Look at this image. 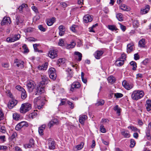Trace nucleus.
I'll return each mask as SVG.
<instances>
[{
    "instance_id": "obj_1",
    "label": "nucleus",
    "mask_w": 151,
    "mask_h": 151,
    "mask_svg": "<svg viewBox=\"0 0 151 151\" xmlns=\"http://www.w3.org/2000/svg\"><path fill=\"white\" fill-rule=\"evenodd\" d=\"M29 92L35 91V95H40L44 91V88L41 86H27Z\"/></svg>"
},
{
    "instance_id": "obj_2",
    "label": "nucleus",
    "mask_w": 151,
    "mask_h": 151,
    "mask_svg": "<svg viewBox=\"0 0 151 151\" xmlns=\"http://www.w3.org/2000/svg\"><path fill=\"white\" fill-rule=\"evenodd\" d=\"M144 93L142 91L136 90L134 91L132 94V98L133 99L137 100L142 97Z\"/></svg>"
},
{
    "instance_id": "obj_3",
    "label": "nucleus",
    "mask_w": 151,
    "mask_h": 151,
    "mask_svg": "<svg viewBox=\"0 0 151 151\" xmlns=\"http://www.w3.org/2000/svg\"><path fill=\"white\" fill-rule=\"evenodd\" d=\"M32 109L31 104L29 103H25L22 104L20 109V112L23 114L29 111Z\"/></svg>"
},
{
    "instance_id": "obj_4",
    "label": "nucleus",
    "mask_w": 151,
    "mask_h": 151,
    "mask_svg": "<svg viewBox=\"0 0 151 151\" xmlns=\"http://www.w3.org/2000/svg\"><path fill=\"white\" fill-rule=\"evenodd\" d=\"M16 88L21 91V98L23 99H24L27 97V95L26 94V92L25 90L20 86H17Z\"/></svg>"
},
{
    "instance_id": "obj_5",
    "label": "nucleus",
    "mask_w": 151,
    "mask_h": 151,
    "mask_svg": "<svg viewBox=\"0 0 151 151\" xmlns=\"http://www.w3.org/2000/svg\"><path fill=\"white\" fill-rule=\"evenodd\" d=\"M28 126L27 123L25 121H22L18 124L15 127V129L17 131L20 130L22 127Z\"/></svg>"
},
{
    "instance_id": "obj_6",
    "label": "nucleus",
    "mask_w": 151,
    "mask_h": 151,
    "mask_svg": "<svg viewBox=\"0 0 151 151\" xmlns=\"http://www.w3.org/2000/svg\"><path fill=\"white\" fill-rule=\"evenodd\" d=\"M18 101L14 99H12L9 101L8 106L9 109H12L17 104Z\"/></svg>"
},
{
    "instance_id": "obj_7",
    "label": "nucleus",
    "mask_w": 151,
    "mask_h": 151,
    "mask_svg": "<svg viewBox=\"0 0 151 151\" xmlns=\"http://www.w3.org/2000/svg\"><path fill=\"white\" fill-rule=\"evenodd\" d=\"M150 9V6L149 5H147L141 9L140 11V13L142 15L146 14L149 11Z\"/></svg>"
},
{
    "instance_id": "obj_8",
    "label": "nucleus",
    "mask_w": 151,
    "mask_h": 151,
    "mask_svg": "<svg viewBox=\"0 0 151 151\" xmlns=\"http://www.w3.org/2000/svg\"><path fill=\"white\" fill-rule=\"evenodd\" d=\"M11 23V21L9 17H4L2 19L1 22V26L7 25L8 24H10Z\"/></svg>"
},
{
    "instance_id": "obj_9",
    "label": "nucleus",
    "mask_w": 151,
    "mask_h": 151,
    "mask_svg": "<svg viewBox=\"0 0 151 151\" xmlns=\"http://www.w3.org/2000/svg\"><path fill=\"white\" fill-rule=\"evenodd\" d=\"M48 56L51 58H54L57 56V52L55 50H50L48 54Z\"/></svg>"
},
{
    "instance_id": "obj_10",
    "label": "nucleus",
    "mask_w": 151,
    "mask_h": 151,
    "mask_svg": "<svg viewBox=\"0 0 151 151\" xmlns=\"http://www.w3.org/2000/svg\"><path fill=\"white\" fill-rule=\"evenodd\" d=\"M14 63L16 64V65L17 67H20L21 68L24 67V62L23 61L16 59L14 60Z\"/></svg>"
},
{
    "instance_id": "obj_11",
    "label": "nucleus",
    "mask_w": 151,
    "mask_h": 151,
    "mask_svg": "<svg viewBox=\"0 0 151 151\" xmlns=\"http://www.w3.org/2000/svg\"><path fill=\"white\" fill-rule=\"evenodd\" d=\"M51 139H48L49 147L50 149L54 150L55 148V142L54 141L52 140Z\"/></svg>"
},
{
    "instance_id": "obj_12",
    "label": "nucleus",
    "mask_w": 151,
    "mask_h": 151,
    "mask_svg": "<svg viewBox=\"0 0 151 151\" xmlns=\"http://www.w3.org/2000/svg\"><path fill=\"white\" fill-rule=\"evenodd\" d=\"M83 21L86 23L91 22L93 20L92 17L89 14L85 15L83 18Z\"/></svg>"
},
{
    "instance_id": "obj_13",
    "label": "nucleus",
    "mask_w": 151,
    "mask_h": 151,
    "mask_svg": "<svg viewBox=\"0 0 151 151\" xmlns=\"http://www.w3.org/2000/svg\"><path fill=\"white\" fill-rule=\"evenodd\" d=\"M24 21V17L17 16L16 17L15 22L17 25L19 23H22Z\"/></svg>"
},
{
    "instance_id": "obj_14",
    "label": "nucleus",
    "mask_w": 151,
    "mask_h": 151,
    "mask_svg": "<svg viewBox=\"0 0 151 151\" xmlns=\"http://www.w3.org/2000/svg\"><path fill=\"white\" fill-rule=\"evenodd\" d=\"M34 103L35 106L39 105L41 104L44 103L41 99L40 96L35 98L34 100Z\"/></svg>"
},
{
    "instance_id": "obj_15",
    "label": "nucleus",
    "mask_w": 151,
    "mask_h": 151,
    "mask_svg": "<svg viewBox=\"0 0 151 151\" xmlns=\"http://www.w3.org/2000/svg\"><path fill=\"white\" fill-rule=\"evenodd\" d=\"M75 58L78 61H80L82 60V54L78 52H75L74 53Z\"/></svg>"
},
{
    "instance_id": "obj_16",
    "label": "nucleus",
    "mask_w": 151,
    "mask_h": 151,
    "mask_svg": "<svg viewBox=\"0 0 151 151\" xmlns=\"http://www.w3.org/2000/svg\"><path fill=\"white\" fill-rule=\"evenodd\" d=\"M49 80L47 79L45 76H42V81L40 82V85H45L48 84Z\"/></svg>"
},
{
    "instance_id": "obj_17",
    "label": "nucleus",
    "mask_w": 151,
    "mask_h": 151,
    "mask_svg": "<svg viewBox=\"0 0 151 151\" xmlns=\"http://www.w3.org/2000/svg\"><path fill=\"white\" fill-rule=\"evenodd\" d=\"M103 52L101 51H97L94 54L95 58L97 59H100L101 57L103 54Z\"/></svg>"
},
{
    "instance_id": "obj_18",
    "label": "nucleus",
    "mask_w": 151,
    "mask_h": 151,
    "mask_svg": "<svg viewBox=\"0 0 151 151\" xmlns=\"http://www.w3.org/2000/svg\"><path fill=\"white\" fill-rule=\"evenodd\" d=\"M146 109L148 111H150L151 110V100H147L146 101Z\"/></svg>"
},
{
    "instance_id": "obj_19",
    "label": "nucleus",
    "mask_w": 151,
    "mask_h": 151,
    "mask_svg": "<svg viewBox=\"0 0 151 151\" xmlns=\"http://www.w3.org/2000/svg\"><path fill=\"white\" fill-rule=\"evenodd\" d=\"M55 19L54 17L50 19H47V24L48 26H51L55 21Z\"/></svg>"
},
{
    "instance_id": "obj_20",
    "label": "nucleus",
    "mask_w": 151,
    "mask_h": 151,
    "mask_svg": "<svg viewBox=\"0 0 151 151\" xmlns=\"http://www.w3.org/2000/svg\"><path fill=\"white\" fill-rule=\"evenodd\" d=\"M87 118V117L86 115H82L80 116L79 122L81 124H83L84 121Z\"/></svg>"
},
{
    "instance_id": "obj_21",
    "label": "nucleus",
    "mask_w": 151,
    "mask_h": 151,
    "mask_svg": "<svg viewBox=\"0 0 151 151\" xmlns=\"http://www.w3.org/2000/svg\"><path fill=\"white\" fill-rule=\"evenodd\" d=\"M76 45V42L74 41H73L70 44H67L66 46V47L67 49L73 48L75 47Z\"/></svg>"
},
{
    "instance_id": "obj_22",
    "label": "nucleus",
    "mask_w": 151,
    "mask_h": 151,
    "mask_svg": "<svg viewBox=\"0 0 151 151\" xmlns=\"http://www.w3.org/2000/svg\"><path fill=\"white\" fill-rule=\"evenodd\" d=\"M124 63V60H122L121 59H118L116 60L115 62L116 65L120 66L123 65Z\"/></svg>"
},
{
    "instance_id": "obj_23",
    "label": "nucleus",
    "mask_w": 151,
    "mask_h": 151,
    "mask_svg": "<svg viewBox=\"0 0 151 151\" xmlns=\"http://www.w3.org/2000/svg\"><path fill=\"white\" fill-rule=\"evenodd\" d=\"M108 82L111 84L114 83L116 81V78L113 76H109L107 78Z\"/></svg>"
},
{
    "instance_id": "obj_24",
    "label": "nucleus",
    "mask_w": 151,
    "mask_h": 151,
    "mask_svg": "<svg viewBox=\"0 0 151 151\" xmlns=\"http://www.w3.org/2000/svg\"><path fill=\"white\" fill-rule=\"evenodd\" d=\"M47 65L48 63L46 62L42 65L38 66V69L40 70H45L47 69Z\"/></svg>"
},
{
    "instance_id": "obj_25",
    "label": "nucleus",
    "mask_w": 151,
    "mask_h": 151,
    "mask_svg": "<svg viewBox=\"0 0 151 151\" xmlns=\"http://www.w3.org/2000/svg\"><path fill=\"white\" fill-rule=\"evenodd\" d=\"M134 44L133 43L129 44L127 45V52L129 53L133 50Z\"/></svg>"
},
{
    "instance_id": "obj_26",
    "label": "nucleus",
    "mask_w": 151,
    "mask_h": 151,
    "mask_svg": "<svg viewBox=\"0 0 151 151\" xmlns=\"http://www.w3.org/2000/svg\"><path fill=\"white\" fill-rule=\"evenodd\" d=\"M45 125H42L40 127H39L38 132L39 134L41 135H43V130L45 129Z\"/></svg>"
},
{
    "instance_id": "obj_27",
    "label": "nucleus",
    "mask_w": 151,
    "mask_h": 151,
    "mask_svg": "<svg viewBox=\"0 0 151 151\" xmlns=\"http://www.w3.org/2000/svg\"><path fill=\"white\" fill-rule=\"evenodd\" d=\"M114 110L115 111H116V114H117L118 116L120 115L121 109L118 105H116L114 107Z\"/></svg>"
},
{
    "instance_id": "obj_28",
    "label": "nucleus",
    "mask_w": 151,
    "mask_h": 151,
    "mask_svg": "<svg viewBox=\"0 0 151 151\" xmlns=\"http://www.w3.org/2000/svg\"><path fill=\"white\" fill-rule=\"evenodd\" d=\"M145 45V40L142 39L139 42V46L140 47H144Z\"/></svg>"
},
{
    "instance_id": "obj_29",
    "label": "nucleus",
    "mask_w": 151,
    "mask_h": 151,
    "mask_svg": "<svg viewBox=\"0 0 151 151\" xmlns=\"http://www.w3.org/2000/svg\"><path fill=\"white\" fill-rule=\"evenodd\" d=\"M57 119H55L54 121H50L48 124V126L49 127V128H50L51 127H52L54 125L56 124L57 123Z\"/></svg>"
},
{
    "instance_id": "obj_30",
    "label": "nucleus",
    "mask_w": 151,
    "mask_h": 151,
    "mask_svg": "<svg viewBox=\"0 0 151 151\" xmlns=\"http://www.w3.org/2000/svg\"><path fill=\"white\" fill-rule=\"evenodd\" d=\"M116 18L120 21H122L123 20V17L122 14L120 13L116 14Z\"/></svg>"
},
{
    "instance_id": "obj_31",
    "label": "nucleus",
    "mask_w": 151,
    "mask_h": 151,
    "mask_svg": "<svg viewBox=\"0 0 151 151\" xmlns=\"http://www.w3.org/2000/svg\"><path fill=\"white\" fill-rule=\"evenodd\" d=\"M121 134L125 137L128 138L130 136V134L129 132L127 131H122L121 132Z\"/></svg>"
},
{
    "instance_id": "obj_32",
    "label": "nucleus",
    "mask_w": 151,
    "mask_h": 151,
    "mask_svg": "<svg viewBox=\"0 0 151 151\" xmlns=\"http://www.w3.org/2000/svg\"><path fill=\"white\" fill-rule=\"evenodd\" d=\"M27 6V5L25 4H22L19 7V11H20V13H21L22 12L23 10L25 8H26Z\"/></svg>"
},
{
    "instance_id": "obj_33",
    "label": "nucleus",
    "mask_w": 151,
    "mask_h": 151,
    "mask_svg": "<svg viewBox=\"0 0 151 151\" xmlns=\"http://www.w3.org/2000/svg\"><path fill=\"white\" fill-rule=\"evenodd\" d=\"M108 29L111 31H116L118 30L116 27L113 25H109L108 26Z\"/></svg>"
},
{
    "instance_id": "obj_34",
    "label": "nucleus",
    "mask_w": 151,
    "mask_h": 151,
    "mask_svg": "<svg viewBox=\"0 0 151 151\" xmlns=\"http://www.w3.org/2000/svg\"><path fill=\"white\" fill-rule=\"evenodd\" d=\"M120 8L122 10L126 11H128L129 10V9L127 6L125 4H123L120 6Z\"/></svg>"
},
{
    "instance_id": "obj_35",
    "label": "nucleus",
    "mask_w": 151,
    "mask_h": 151,
    "mask_svg": "<svg viewBox=\"0 0 151 151\" xmlns=\"http://www.w3.org/2000/svg\"><path fill=\"white\" fill-rule=\"evenodd\" d=\"M130 64L131 66L133 67L132 69L133 70H135L137 68V65L135 62L132 61L130 62Z\"/></svg>"
},
{
    "instance_id": "obj_36",
    "label": "nucleus",
    "mask_w": 151,
    "mask_h": 151,
    "mask_svg": "<svg viewBox=\"0 0 151 151\" xmlns=\"http://www.w3.org/2000/svg\"><path fill=\"white\" fill-rule=\"evenodd\" d=\"M80 86H71L70 90L73 92L76 90V89L79 88Z\"/></svg>"
},
{
    "instance_id": "obj_37",
    "label": "nucleus",
    "mask_w": 151,
    "mask_h": 151,
    "mask_svg": "<svg viewBox=\"0 0 151 151\" xmlns=\"http://www.w3.org/2000/svg\"><path fill=\"white\" fill-rule=\"evenodd\" d=\"M13 117L14 119L16 120H17L19 119V115L18 114L14 113L13 115Z\"/></svg>"
},
{
    "instance_id": "obj_38",
    "label": "nucleus",
    "mask_w": 151,
    "mask_h": 151,
    "mask_svg": "<svg viewBox=\"0 0 151 151\" xmlns=\"http://www.w3.org/2000/svg\"><path fill=\"white\" fill-rule=\"evenodd\" d=\"M83 145L84 143L83 142H82L80 144L77 145L76 148L78 150H80L83 147Z\"/></svg>"
},
{
    "instance_id": "obj_39",
    "label": "nucleus",
    "mask_w": 151,
    "mask_h": 151,
    "mask_svg": "<svg viewBox=\"0 0 151 151\" xmlns=\"http://www.w3.org/2000/svg\"><path fill=\"white\" fill-rule=\"evenodd\" d=\"M22 48L24 49V53H27L29 52V50L26 45L24 44L22 46Z\"/></svg>"
},
{
    "instance_id": "obj_40",
    "label": "nucleus",
    "mask_w": 151,
    "mask_h": 151,
    "mask_svg": "<svg viewBox=\"0 0 151 151\" xmlns=\"http://www.w3.org/2000/svg\"><path fill=\"white\" fill-rule=\"evenodd\" d=\"M20 35L19 34H15L13 37L15 41L18 40L20 38Z\"/></svg>"
},
{
    "instance_id": "obj_41",
    "label": "nucleus",
    "mask_w": 151,
    "mask_h": 151,
    "mask_svg": "<svg viewBox=\"0 0 151 151\" xmlns=\"http://www.w3.org/2000/svg\"><path fill=\"white\" fill-rule=\"evenodd\" d=\"M0 131L3 133H5L6 132V129L4 126L0 125Z\"/></svg>"
},
{
    "instance_id": "obj_42",
    "label": "nucleus",
    "mask_w": 151,
    "mask_h": 151,
    "mask_svg": "<svg viewBox=\"0 0 151 151\" xmlns=\"http://www.w3.org/2000/svg\"><path fill=\"white\" fill-rule=\"evenodd\" d=\"M65 60L64 58H60L57 61L58 64H63L65 62Z\"/></svg>"
},
{
    "instance_id": "obj_43",
    "label": "nucleus",
    "mask_w": 151,
    "mask_h": 151,
    "mask_svg": "<svg viewBox=\"0 0 151 151\" xmlns=\"http://www.w3.org/2000/svg\"><path fill=\"white\" fill-rule=\"evenodd\" d=\"M37 114L36 112H33L29 115V117L30 118L33 119L37 115Z\"/></svg>"
},
{
    "instance_id": "obj_44",
    "label": "nucleus",
    "mask_w": 151,
    "mask_h": 151,
    "mask_svg": "<svg viewBox=\"0 0 151 151\" xmlns=\"http://www.w3.org/2000/svg\"><path fill=\"white\" fill-rule=\"evenodd\" d=\"M6 40L7 42L9 43L14 42L15 41L13 37H11L7 38Z\"/></svg>"
},
{
    "instance_id": "obj_45",
    "label": "nucleus",
    "mask_w": 151,
    "mask_h": 151,
    "mask_svg": "<svg viewBox=\"0 0 151 151\" xmlns=\"http://www.w3.org/2000/svg\"><path fill=\"white\" fill-rule=\"evenodd\" d=\"M55 69L52 68H50L48 70V73L49 74H51L53 73H55Z\"/></svg>"
},
{
    "instance_id": "obj_46",
    "label": "nucleus",
    "mask_w": 151,
    "mask_h": 151,
    "mask_svg": "<svg viewBox=\"0 0 151 151\" xmlns=\"http://www.w3.org/2000/svg\"><path fill=\"white\" fill-rule=\"evenodd\" d=\"M39 45V44H35L33 45L34 49L35 52H42L41 50H38L37 47Z\"/></svg>"
},
{
    "instance_id": "obj_47",
    "label": "nucleus",
    "mask_w": 151,
    "mask_h": 151,
    "mask_svg": "<svg viewBox=\"0 0 151 151\" xmlns=\"http://www.w3.org/2000/svg\"><path fill=\"white\" fill-rule=\"evenodd\" d=\"M84 73L83 72H82L81 73V77L82 81L84 83V84H86L87 81L86 79H85L84 78Z\"/></svg>"
},
{
    "instance_id": "obj_48",
    "label": "nucleus",
    "mask_w": 151,
    "mask_h": 151,
    "mask_svg": "<svg viewBox=\"0 0 151 151\" xmlns=\"http://www.w3.org/2000/svg\"><path fill=\"white\" fill-rule=\"evenodd\" d=\"M114 96L117 98H120L123 96L122 94L120 93H114Z\"/></svg>"
},
{
    "instance_id": "obj_49",
    "label": "nucleus",
    "mask_w": 151,
    "mask_h": 151,
    "mask_svg": "<svg viewBox=\"0 0 151 151\" xmlns=\"http://www.w3.org/2000/svg\"><path fill=\"white\" fill-rule=\"evenodd\" d=\"M49 75V77L50 78L52 79L53 80H54L56 79V75L55 73H53Z\"/></svg>"
},
{
    "instance_id": "obj_50",
    "label": "nucleus",
    "mask_w": 151,
    "mask_h": 151,
    "mask_svg": "<svg viewBox=\"0 0 151 151\" xmlns=\"http://www.w3.org/2000/svg\"><path fill=\"white\" fill-rule=\"evenodd\" d=\"M130 147H133L135 144V141L134 139H131L130 140Z\"/></svg>"
},
{
    "instance_id": "obj_51",
    "label": "nucleus",
    "mask_w": 151,
    "mask_h": 151,
    "mask_svg": "<svg viewBox=\"0 0 151 151\" xmlns=\"http://www.w3.org/2000/svg\"><path fill=\"white\" fill-rule=\"evenodd\" d=\"M104 104V100H101L100 101H98L96 104V106H102Z\"/></svg>"
},
{
    "instance_id": "obj_52",
    "label": "nucleus",
    "mask_w": 151,
    "mask_h": 151,
    "mask_svg": "<svg viewBox=\"0 0 151 151\" xmlns=\"http://www.w3.org/2000/svg\"><path fill=\"white\" fill-rule=\"evenodd\" d=\"M129 129H130L132 131H136L137 130L138 131H139V130L137 129V128L135 127L134 126H129L128 127Z\"/></svg>"
},
{
    "instance_id": "obj_53",
    "label": "nucleus",
    "mask_w": 151,
    "mask_h": 151,
    "mask_svg": "<svg viewBox=\"0 0 151 151\" xmlns=\"http://www.w3.org/2000/svg\"><path fill=\"white\" fill-rule=\"evenodd\" d=\"M58 29H59L60 31H64V32H65V27L63 25H60Z\"/></svg>"
},
{
    "instance_id": "obj_54",
    "label": "nucleus",
    "mask_w": 151,
    "mask_h": 151,
    "mask_svg": "<svg viewBox=\"0 0 151 151\" xmlns=\"http://www.w3.org/2000/svg\"><path fill=\"white\" fill-rule=\"evenodd\" d=\"M66 100V99H61L60 100L61 102L59 105L62 106L65 105V104Z\"/></svg>"
},
{
    "instance_id": "obj_55",
    "label": "nucleus",
    "mask_w": 151,
    "mask_h": 151,
    "mask_svg": "<svg viewBox=\"0 0 151 151\" xmlns=\"http://www.w3.org/2000/svg\"><path fill=\"white\" fill-rule=\"evenodd\" d=\"M31 8L35 12V13H38V10L36 7L35 6H32L31 7Z\"/></svg>"
},
{
    "instance_id": "obj_56",
    "label": "nucleus",
    "mask_w": 151,
    "mask_h": 151,
    "mask_svg": "<svg viewBox=\"0 0 151 151\" xmlns=\"http://www.w3.org/2000/svg\"><path fill=\"white\" fill-rule=\"evenodd\" d=\"M4 118V114L1 110H0V121L2 120Z\"/></svg>"
},
{
    "instance_id": "obj_57",
    "label": "nucleus",
    "mask_w": 151,
    "mask_h": 151,
    "mask_svg": "<svg viewBox=\"0 0 151 151\" xmlns=\"http://www.w3.org/2000/svg\"><path fill=\"white\" fill-rule=\"evenodd\" d=\"M77 27V26L75 25H72L70 28V29L73 32H76V28Z\"/></svg>"
},
{
    "instance_id": "obj_58",
    "label": "nucleus",
    "mask_w": 151,
    "mask_h": 151,
    "mask_svg": "<svg viewBox=\"0 0 151 151\" xmlns=\"http://www.w3.org/2000/svg\"><path fill=\"white\" fill-rule=\"evenodd\" d=\"M58 45L60 46H63L64 45V42L63 39H60L58 42Z\"/></svg>"
},
{
    "instance_id": "obj_59",
    "label": "nucleus",
    "mask_w": 151,
    "mask_h": 151,
    "mask_svg": "<svg viewBox=\"0 0 151 151\" xmlns=\"http://www.w3.org/2000/svg\"><path fill=\"white\" fill-rule=\"evenodd\" d=\"M100 131L101 132L105 133L106 132L105 128L104 127V126L102 125L100 127Z\"/></svg>"
},
{
    "instance_id": "obj_60",
    "label": "nucleus",
    "mask_w": 151,
    "mask_h": 151,
    "mask_svg": "<svg viewBox=\"0 0 151 151\" xmlns=\"http://www.w3.org/2000/svg\"><path fill=\"white\" fill-rule=\"evenodd\" d=\"M39 29L41 31L45 32V29L44 28L42 25H39L38 26Z\"/></svg>"
},
{
    "instance_id": "obj_61",
    "label": "nucleus",
    "mask_w": 151,
    "mask_h": 151,
    "mask_svg": "<svg viewBox=\"0 0 151 151\" xmlns=\"http://www.w3.org/2000/svg\"><path fill=\"white\" fill-rule=\"evenodd\" d=\"M67 104L69 105L70 108L73 109L74 108L73 104L72 102L68 101H67Z\"/></svg>"
},
{
    "instance_id": "obj_62",
    "label": "nucleus",
    "mask_w": 151,
    "mask_h": 151,
    "mask_svg": "<svg viewBox=\"0 0 151 151\" xmlns=\"http://www.w3.org/2000/svg\"><path fill=\"white\" fill-rule=\"evenodd\" d=\"M123 86L127 90H129L133 88L132 86Z\"/></svg>"
},
{
    "instance_id": "obj_63",
    "label": "nucleus",
    "mask_w": 151,
    "mask_h": 151,
    "mask_svg": "<svg viewBox=\"0 0 151 151\" xmlns=\"http://www.w3.org/2000/svg\"><path fill=\"white\" fill-rule=\"evenodd\" d=\"M134 58L135 60H139V55L138 53L135 54L134 55Z\"/></svg>"
},
{
    "instance_id": "obj_64",
    "label": "nucleus",
    "mask_w": 151,
    "mask_h": 151,
    "mask_svg": "<svg viewBox=\"0 0 151 151\" xmlns=\"http://www.w3.org/2000/svg\"><path fill=\"white\" fill-rule=\"evenodd\" d=\"M29 41H35L37 40L33 37H30L27 39Z\"/></svg>"
}]
</instances>
